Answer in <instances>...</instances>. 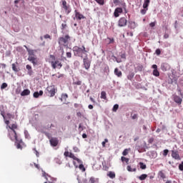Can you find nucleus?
<instances>
[{"instance_id": "f257e3e1", "label": "nucleus", "mask_w": 183, "mask_h": 183, "mask_svg": "<svg viewBox=\"0 0 183 183\" xmlns=\"http://www.w3.org/2000/svg\"><path fill=\"white\" fill-rule=\"evenodd\" d=\"M73 51L76 56H82V54L88 52V51H86V49L85 48V46H82L81 47L75 46L73 47Z\"/></svg>"}, {"instance_id": "f03ea898", "label": "nucleus", "mask_w": 183, "mask_h": 183, "mask_svg": "<svg viewBox=\"0 0 183 183\" xmlns=\"http://www.w3.org/2000/svg\"><path fill=\"white\" fill-rule=\"evenodd\" d=\"M69 41H71V37L68 34L66 35L64 37H59V46H68Z\"/></svg>"}, {"instance_id": "7ed1b4c3", "label": "nucleus", "mask_w": 183, "mask_h": 183, "mask_svg": "<svg viewBox=\"0 0 183 183\" xmlns=\"http://www.w3.org/2000/svg\"><path fill=\"white\" fill-rule=\"evenodd\" d=\"M61 7L64 9V11H65V13L66 14V15H69V14H71V6H69V4H68V3H66V1L65 0H62L61 1Z\"/></svg>"}, {"instance_id": "20e7f679", "label": "nucleus", "mask_w": 183, "mask_h": 183, "mask_svg": "<svg viewBox=\"0 0 183 183\" xmlns=\"http://www.w3.org/2000/svg\"><path fill=\"white\" fill-rule=\"evenodd\" d=\"M8 137L11 141H18V134H16V131H9Z\"/></svg>"}, {"instance_id": "39448f33", "label": "nucleus", "mask_w": 183, "mask_h": 183, "mask_svg": "<svg viewBox=\"0 0 183 183\" xmlns=\"http://www.w3.org/2000/svg\"><path fill=\"white\" fill-rule=\"evenodd\" d=\"M51 65L53 69H56V68L61 69V68H62V63H61L58 59L51 61Z\"/></svg>"}, {"instance_id": "423d86ee", "label": "nucleus", "mask_w": 183, "mask_h": 183, "mask_svg": "<svg viewBox=\"0 0 183 183\" xmlns=\"http://www.w3.org/2000/svg\"><path fill=\"white\" fill-rule=\"evenodd\" d=\"M46 90L50 94V97H55V94H56V89H55L54 85L47 86Z\"/></svg>"}, {"instance_id": "0eeeda50", "label": "nucleus", "mask_w": 183, "mask_h": 183, "mask_svg": "<svg viewBox=\"0 0 183 183\" xmlns=\"http://www.w3.org/2000/svg\"><path fill=\"white\" fill-rule=\"evenodd\" d=\"M127 23H128V21L127 20V18L122 17L118 21V26H119L120 28L127 26Z\"/></svg>"}, {"instance_id": "6e6552de", "label": "nucleus", "mask_w": 183, "mask_h": 183, "mask_svg": "<svg viewBox=\"0 0 183 183\" xmlns=\"http://www.w3.org/2000/svg\"><path fill=\"white\" fill-rule=\"evenodd\" d=\"M28 61H29V62H31V64H33L34 66H35L36 65H38V57H36V56H29L28 57Z\"/></svg>"}, {"instance_id": "1a4fd4ad", "label": "nucleus", "mask_w": 183, "mask_h": 183, "mask_svg": "<svg viewBox=\"0 0 183 183\" xmlns=\"http://www.w3.org/2000/svg\"><path fill=\"white\" fill-rule=\"evenodd\" d=\"M172 157L177 161H181V157L178 150H172Z\"/></svg>"}, {"instance_id": "9d476101", "label": "nucleus", "mask_w": 183, "mask_h": 183, "mask_svg": "<svg viewBox=\"0 0 183 183\" xmlns=\"http://www.w3.org/2000/svg\"><path fill=\"white\" fill-rule=\"evenodd\" d=\"M83 62H84L85 69H88L89 68L91 67V61H89V59H88V57H85L83 59Z\"/></svg>"}, {"instance_id": "9b49d317", "label": "nucleus", "mask_w": 183, "mask_h": 183, "mask_svg": "<svg viewBox=\"0 0 183 183\" xmlns=\"http://www.w3.org/2000/svg\"><path fill=\"white\" fill-rule=\"evenodd\" d=\"M172 97L174 102L178 104V105H181V104H182V99L179 96L174 94L172 96Z\"/></svg>"}, {"instance_id": "f8f14e48", "label": "nucleus", "mask_w": 183, "mask_h": 183, "mask_svg": "<svg viewBox=\"0 0 183 183\" xmlns=\"http://www.w3.org/2000/svg\"><path fill=\"white\" fill-rule=\"evenodd\" d=\"M50 144L51 147H56L58 144H59V140H58V138L56 137H53L50 140Z\"/></svg>"}, {"instance_id": "ddd939ff", "label": "nucleus", "mask_w": 183, "mask_h": 183, "mask_svg": "<svg viewBox=\"0 0 183 183\" xmlns=\"http://www.w3.org/2000/svg\"><path fill=\"white\" fill-rule=\"evenodd\" d=\"M69 158H71L74 161H76L78 162V164H82V160H81L78 157H75V154H74L72 152L69 153Z\"/></svg>"}, {"instance_id": "4468645a", "label": "nucleus", "mask_w": 183, "mask_h": 183, "mask_svg": "<svg viewBox=\"0 0 183 183\" xmlns=\"http://www.w3.org/2000/svg\"><path fill=\"white\" fill-rule=\"evenodd\" d=\"M152 68H153V75L154 76H159V71H158V66H157V64H153L152 65Z\"/></svg>"}, {"instance_id": "2eb2a0df", "label": "nucleus", "mask_w": 183, "mask_h": 183, "mask_svg": "<svg viewBox=\"0 0 183 183\" xmlns=\"http://www.w3.org/2000/svg\"><path fill=\"white\" fill-rule=\"evenodd\" d=\"M75 17L76 19L81 21V19H85V17L84 15H82L81 13L78 12V11L75 10Z\"/></svg>"}, {"instance_id": "dca6fc26", "label": "nucleus", "mask_w": 183, "mask_h": 183, "mask_svg": "<svg viewBox=\"0 0 183 183\" xmlns=\"http://www.w3.org/2000/svg\"><path fill=\"white\" fill-rule=\"evenodd\" d=\"M119 14H122V8L117 7L115 9L114 13L115 18H118V16H119Z\"/></svg>"}, {"instance_id": "f3484780", "label": "nucleus", "mask_w": 183, "mask_h": 183, "mask_svg": "<svg viewBox=\"0 0 183 183\" xmlns=\"http://www.w3.org/2000/svg\"><path fill=\"white\" fill-rule=\"evenodd\" d=\"M24 48H26V49L28 52L29 56H35V50L29 49L28 48V46H24Z\"/></svg>"}, {"instance_id": "a211bd4d", "label": "nucleus", "mask_w": 183, "mask_h": 183, "mask_svg": "<svg viewBox=\"0 0 183 183\" xmlns=\"http://www.w3.org/2000/svg\"><path fill=\"white\" fill-rule=\"evenodd\" d=\"M44 95V92L42 90H40L39 92H35L33 94V97L34 98H39V97H42Z\"/></svg>"}, {"instance_id": "6ab92c4d", "label": "nucleus", "mask_w": 183, "mask_h": 183, "mask_svg": "<svg viewBox=\"0 0 183 183\" xmlns=\"http://www.w3.org/2000/svg\"><path fill=\"white\" fill-rule=\"evenodd\" d=\"M26 68L28 70V71H27L28 75H30V76H31V75H32V74H34V71H32V66L29 64H27L26 66Z\"/></svg>"}, {"instance_id": "aec40b11", "label": "nucleus", "mask_w": 183, "mask_h": 183, "mask_svg": "<svg viewBox=\"0 0 183 183\" xmlns=\"http://www.w3.org/2000/svg\"><path fill=\"white\" fill-rule=\"evenodd\" d=\"M21 144H22V139H18V141H16V147L17 149H22V146Z\"/></svg>"}, {"instance_id": "412c9836", "label": "nucleus", "mask_w": 183, "mask_h": 183, "mask_svg": "<svg viewBox=\"0 0 183 183\" xmlns=\"http://www.w3.org/2000/svg\"><path fill=\"white\" fill-rule=\"evenodd\" d=\"M114 74L118 76V78H121L122 76V71H119V69H114Z\"/></svg>"}, {"instance_id": "4be33fe9", "label": "nucleus", "mask_w": 183, "mask_h": 183, "mask_svg": "<svg viewBox=\"0 0 183 183\" xmlns=\"http://www.w3.org/2000/svg\"><path fill=\"white\" fill-rule=\"evenodd\" d=\"M31 94V91L28 89H24L23 92H21V97H26L27 95H29Z\"/></svg>"}, {"instance_id": "5701e85b", "label": "nucleus", "mask_w": 183, "mask_h": 183, "mask_svg": "<svg viewBox=\"0 0 183 183\" xmlns=\"http://www.w3.org/2000/svg\"><path fill=\"white\" fill-rule=\"evenodd\" d=\"M98 181V179H96L94 177H91L89 178L88 182H86V180H85L84 183H95Z\"/></svg>"}, {"instance_id": "b1692460", "label": "nucleus", "mask_w": 183, "mask_h": 183, "mask_svg": "<svg viewBox=\"0 0 183 183\" xmlns=\"http://www.w3.org/2000/svg\"><path fill=\"white\" fill-rule=\"evenodd\" d=\"M150 2H151V1H149V0H144V2L143 4L144 9H147V11H148V6H149Z\"/></svg>"}, {"instance_id": "393cba45", "label": "nucleus", "mask_w": 183, "mask_h": 183, "mask_svg": "<svg viewBox=\"0 0 183 183\" xmlns=\"http://www.w3.org/2000/svg\"><path fill=\"white\" fill-rule=\"evenodd\" d=\"M107 177H109L111 179H114L117 177V174L114 172L110 171L107 172Z\"/></svg>"}, {"instance_id": "a878e982", "label": "nucleus", "mask_w": 183, "mask_h": 183, "mask_svg": "<svg viewBox=\"0 0 183 183\" xmlns=\"http://www.w3.org/2000/svg\"><path fill=\"white\" fill-rule=\"evenodd\" d=\"M68 99V94H63L62 95H61V101L62 102H64V104H68V103H66V99Z\"/></svg>"}, {"instance_id": "bb28decb", "label": "nucleus", "mask_w": 183, "mask_h": 183, "mask_svg": "<svg viewBox=\"0 0 183 183\" xmlns=\"http://www.w3.org/2000/svg\"><path fill=\"white\" fill-rule=\"evenodd\" d=\"M11 131H15L18 129V125L16 124H13L11 126H8Z\"/></svg>"}, {"instance_id": "cd10ccee", "label": "nucleus", "mask_w": 183, "mask_h": 183, "mask_svg": "<svg viewBox=\"0 0 183 183\" xmlns=\"http://www.w3.org/2000/svg\"><path fill=\"white\" fill-rule=\"evenodd\" d=\"M158 177H159V178H162V179H165V178H166L165 174L162 171L159 172Z\"/></svg>"}, {"instance_id": "c85d7f7f", "label": "nucleus", "mask_w": 183, "mask_h": 183, "mask_svg": "<svg viewBox=\"0 0 183 183\" xmlns=\"http://www.w3.org/2000/svg\"><path fill=\"white\" fill-rule=\"evenodd\" d=\"M147 177H148L147 174H143L140 175L138 178L140 181H144V179H147Z\"/></svg>"}, {"instance_id": "c756f323", "label": "nucleus", "mask_w": 183, "mask_h": 183, "mask_svg": "<svg viewBox=\"0 0 183 183\" xmlns=\"http://www.w3.org/2000/svg\"><path fill=\"white\" fill-rule=\"evenodd\" d=\"M127 171H129V172H137V168H133L132 169V167H131V166H127Z\"/></svg>"}, {"instance_id": "7c9ffc66", "label": "nucleus", "mask_w": 183, "mask_h": 183, "mask_svg": "<svg viewBox=\"0 0 183 183\" xmlns=\"http://www.w3.org/2000/svg\"><path fill=\"white\" fill-rule=\"evenodd\" d=\"M136 27L137 24H135V21L129 22V28H131V29H135Z\"/></svg>"}, {"instance_id": "2f4dec72", "label": "nucleus", "mask_w": 183, "mask_h": 183, "mask_svg": "<svg viewBox=\"0 0 183 183\" xmlns=\"http://www.w3.org/2000/svg\"><path fill=\"white\" fill-rule=\"evenodd\" d=\"M81 164L79 165V169H80V171H81L82 172H85L86 169H85V166L83 165L82 162L81 163H80Z\"/></svg>"}, {"instance_id": "473e14b6", "label": "nucleus", "mask_w": 183, "mask_h": 183, "mask_svg": "<svg viewBox=\"0 0 183 183\" xmlns=\"http://www.w3.org/2000/svg\"><path fill=\"white\" fill-rule=\"evenodd\" d=\"M134 76H135V74H134V72L129 73V74H128L127 76V79H129V81H132Z\"/></svg>"}, {"instance_id": "72a5a7b5", "label": "nucleus", "mask_w": 183, "mask_h": 183, "mask_svg": "<svg viewBox=\"0 0 183 183\" xmlns=\"http://www.w3.org/2000/svg\"><path fill=\"white\" fill-rule=\"evenodd\" d=\"M100 98H101L102 99H107V92H101V97H100Z\"/></svg>"}, {"instance_id": "f704fd0d", "label": "nucleus", "mask_w": 183, "mask_h": 183, "mask_svg": "<svg viewBox=\"0 0 183 183\" xmlns=\"http://www.w3.org/2000/svg\"><path fill=\"white\" fill-rule=\"evenodd\" d=\"M129 151H131V149H125L123 152H122V155H124V157H127V154L129 152Z\"/></svg>"}, {"instance_id": "c9c22d12", "label": "nucleus", "mask_w": 183, "mask_h": 183, "mask_svg": "<svg viewBox=\"0 0 183 183\" xmlns=\"http://www.w3.org/2000/svg\"><path fill=\"white\" fill-rule=\"evenodd\" d=\"M139 164L141 169H147V164H144V162H139Z\"/></svg>"}, {"instance_id": "e433bc0d", "label": "nucleus", "mask_w": 183, "mask_h": 183, "mask_svg": "<svg viewBox=\"0 0 183 183\" xmlns=\"http://www.w3.org/2000/svg\"><path fill=\"white\" fill-rule=\"evenodd\" d=\"M122 162H125L127 164H128V162H129V159L125 157H121Z\"/></svg>"}, {"instance_id": "4c0bfd02", "label": "nucleus", "mask_w": 183, "mask_h": 183, "mask_svg": "<svg viewBox=\"0 0 183 183\" xmlns=\"http://www.w3.org/2000/svg\"><path fill=\"white\" fill-rule=\"evenodd\" d=\"M12 66V69L14 72H19V70L18 69V68L16 67V66L15 65V64H11Z\"/></svg>"}, {"instance_id": "58836bf2", "label": "nucleus", "mask_w": 183, "mask_h": 183, "mask_svg": "<svg viewBox=\"0 0 183 183\" xmlns=\"http://www.w3.org/2000/svg\"><path fill=\"white\" fill-rule=\"evenodd\" d=\"M132 119H138V114H131Z\"/></svg>"}, {"instance_id": "ea45409f", "label": "nucleus", "mask_w": 183, "mask_h": 183, "mask_svg": "<svg viewBox=\"0 0 183 183\" xmlns=\"http://www.w3.org/2000/svg\"><path fill=\"white\" fill-rule=\"evenodd\" d=\"M118 108H119V105H118V104H114V107H113L112 111H113L114 112H117V111H118Z\"/></svg>"}, {"instance_id": "a19ab883", "label": "nucleus", "mask_w": 183, "mask_h": 183, "mask_svg": "<svg viewBox=\"0 0 183 183\" xmlns=\"http://www.w3.org/2000/svg\"><path fill=\"white\" fill-rule=\"evenodd\" d=\"M21 86H18L17 89H16V94L17 95H19V94H21Z\"/></svg>"}, {"instance_id": "79ce46f5", "label": "nucleus", "mask_w": 183, "mask_h": 183, "mask_svg": "<svg viewBox=\"0 0 183 183\" xmlns=\"http://www.w3.org/2000/svg\"><path fill=\"white\" fill-rule=\"evenodd\" d=\"M168 152H169V150L168 149H164L163 151V157H167V155H168Z\"/></svg>"}, {"instance_id": "37998d69", "label": "nucleus", "mask_w": 183, "mask_h": 183, "mask_svg": "<svg viewBox=\"0 0 183 183\" xmlns=\"http://www.w3.org/2000/svg\"><path fill=\"white\" fill-rule=\"evenodd\" d=\"M8 86V84L6 83H3L1 86V89H5Z\"/></svg>"}, {"instance_id": "c03bdc74", "label": "nucleus", "mask_w": 183, "mask_h": 183, "mask_svg": "<svg viewBox=\"0 0 183 183\" xmlns=\"http://www.w3.org/2000/svg\"><path fill=\"white\" fill-rule=\"evenodd\" d=\"M107 142H108V139H105L104 141L102 142V145L103 148H105V145H106Z\"/></svg>"}, {"instance_id": "a18cd8bd", "label": "nucleus", "mask_w": 183, "mask_h": 183, "mask_svg": "<svg viewBox=\"0 0 183 183\" xmlns=\"http://www.w3.org/2000/svg\"><path fill=\"white\" fill-rule=\"evenodd\" d=\"M67 58H72V53L68 51L66 54Z\"/></svg>"}, {"instance_id": "49530a36", "label": "nucleus", "mask_w": 183, "mask_h": 183, "mask_svg": "<svg viewBox=\"0 0 183 183\" xmlns=\"http://www.w3.org/2000/svg\"><path fill=\"white\" fill-rule=\"evenodd\" d=\"M81 84H82V81H77L73 82L74 85H81Z\"/></svg>"}, {"instance_id": "de8ad7c7", "label": "nucleus", "mask_w": 183, "mask_h": 183, "mask_svg": "<svg viewBox=\"0 0 183 183\" xmlns=\"http://www.w3.org/2000/svg\"><path fill=\"white\" fill-rule=\"evenodd\" d=\"M6 117H7L9 119H11V118H14L15 116H14L13 114H11V113H8V114H6Z\"/></svg>"}, {"instance_id": "09e8293b", "label": "nucleus", "mask_w": 183, "mask_h": 183, "mask_svg": "<svg viewBox=\"0 0 183 183\" xmlns=\"http://www.w3.org/2000/svg\"><path fill=\"white\" fill-rule=\"evenodd\" d=\"M97 4H99L100 5H104V0H95Z\"/></svg>"}, {"instance_id": "8fccbe9b", "label": "nucleus", "mask_w": 183, "mask_h": 183, "mask_svg": "<svg viewBox=\"0 0 183 183\" xmlns=\"http://www.w3.org/2000/svg\"><path fill=\"white\" fill-rule=\"evenodd\" d=\"M155 54H157V55H161V49H157L155 51Z\"/></svg>"}, {"instance_id": "3c124183", "label": "nucleus", "mask_w": 183, "mask_h": 183, "mask_svg": "<svg viewBox=\"0 0 183 183\" xmlns=\"http://www.w3.org/2000/svg\"><path fill=\"white\" fill-rule=\"evenodd\" d=\"M179 169L183 171V162L179 165Z\"/></svg>"}, {"instance_id": "603ef678", "label": "nucleus", "mask_w": 183, "mask_h": 183, "mask_svg": "<svg viewBox=\"0 0 183 183\" xmlns=\"http://www.w3.org/2000/svg\"><path fill=\"white\" fill-rule=\"evenodd\" d=\"M44 39H51V36L49 34H45L44 35Z\"/></svg>"}, {"instance_id": "864d4df0", "label": "nucleus", "mask_w": 183, "mask_h": 183, "mask_svg": "<svg viewBox=\"0 0 183 183\" xmlns=\"http://www.w3.org/2000/svg\"><path fill=\"white\" fill-rule=\"evenodd\" d=\"M73 149H74V152H79V149H78V147H73Z\"/></svg>"}, {"instance_id": "5fc2aeb1", "label": "nucleus", "mask_w": 183, "mask_h": 183, "mask_svg": "<svg viewBox=\"0 0 183 183\" xmlns=\"http://www.w3.org/2000/svg\"><path fill=\"white\" fill-rule=\"evenodd\" d=\"M79 131H84V127H82V124H79Z\"/></svg>"}, {"instance_id": "6e6d98bb", "label": "nucleus", "mask_w": 183, "mask_h": 183, "mask_svg": "<svg viewBox=\"0 0 183 183\" xmlns=\"http://www.w3.org/2000/svg\"><path fill=\"white\" fill-rule=\"evenodd\" d=\"M113 58H114L115 61H116L118 64H119V62H121V60L118 59V58H117V56H113Z\"/></svg>"}, {"instance_id": "4d7b16f0", "label": "nucleus", "mask_w": 183, "mask_h": 183, "mask_svg": "<svg viewBox=\"0 0 183 183\" xmlns=\"http://www.w3.org/2000/svg\"><path fill=\"white\" fill-rule=\"evenodd\" d=\"M69 154H70L69 152H65L64 153V157H69Z\"/></svg>"}, {"instance_id": "13d9d810", "label": "nucleus", "mask_w": 183, "mask_h": 183, "mask_svg": "<svg viewBox=\"0 0 183 183\" xmlns=\"http://www.w3.org/2000/svg\"><path fill=\"white\" fill-rule=\"evenodd\" d=\"M141 14H142V15H145V14H147V9H142L141 10Z\"/></svg>"}, {"instance_id": "bf43d9fd", "label": "nucleus", "mask_w": 183, "mask_h": 183, "mask_svg": "<svg viewBox=\"0 0 183 183\" xmlns=\"http://www.w3.org/2000/svg\"><path fill=\"white\" fill-rule=\"evenodd\" d=\"M149 26H150L151 28H154V26H155V22H152V23H150V24H149Z\"/></svg>"}, {"instance_id": "052dcab7", "label": "nucleus", "mask_w": 183, "mask_h": 183, "mask_svg": "<svg viewBox=\"0 0 183 183\" xmlns=\"http://www.w3.org/2000/svg\"><path fill=\"white\" fill-rule=\"evenodd\" d=\"M109 44H114V38H112V39L109 38Z\"/></svg>"}, {"instance_id": "680f3d73", "label": "nucleus", "mask_w": 183, "mask_h": 183, "mask_svg": "<svg viewBox=\"0 0 183 183\" xmlns=\"http://www.w3.org/2000/svg\"><path fill=\"white\" fill-rule=\"evenodd\" d=\"M77 117H79V118H81L82 117V114L81 113V112H79L76 113Z\"/></svg>"}, {"instance_id": "e2e57ef3", "label": "nucleus", "mask_w": 183, "mask_h": 183, "mask_svg": "<svg viewBox=\"0 0 183 183\" xmlns=\"http://www.w3.org/2000/svg\"><path fill=\"white\" fill-rule=\"evenodd\" d=\"M61 27V29H65V28H66V24H62Z\"/></svg>"}, {"instance_id": "0e129e2a", "label": "nucleus", "mask_w": 183, "mask_h": 183, "mask_svg": "<svg viewBox=\"0 0 183 183\" xmlns=\"http://www.w3.org/2000/svg\"><path fill=\"white\" fill-rule=\"evenodd\" d=\"M51 128H55V125H54V124H51L50 125V127H47V129H51Z\"/></svg>"}, {"instance_id": "69168bd1", "label": "nucleus", "mask_w": 183, "mask_h": 183, "mask_svg": "<svg viewBox=\"0 0 183 183\" xmlns=\"http://www.w3.org/2000/svg\"><path fill=\"white\" fill-rule=\"evenodd\" d=\"M5 124H7L6 128H9V120H6Z\"/></svg>"}, {"instance_id": "338daca9", "label": "nucleus", "mask_w": 183, "mask_h": 183, "mask_svg": "<svg viewBox=\"0 0 183 183\" xmlns=\"http://www.w3.org/2000/svg\"><path fill=\"white\" fill-rule=\"evenodd\" d=\"M88 108H89V109H94V106H92V104H89L88 106Z\"/></svg>"}, {"instance_id": "774afa93", "label": "nucleus", "mask_w": 183, "mask_h": 183, "mask_svg": "<svg viewBox=\"0 0 183 183\" xmlns=\"http://www.w3.org/2000/svg\"><path fill=\"white\" fill-rule=\"evenodd\" d=\"M127 35L129 36H134V34L132 32H127Z\"/></svg>"}]
</instances>
